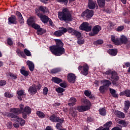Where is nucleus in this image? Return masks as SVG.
I'll return each mask as SVG.
<instances>
[{"mask_svg": "<svg viewBox=\"0 0 130 130\" xmlns=\"http://www.w3.org/2000/svg\"><path fill=\"white\" fill-rule=\"evenodd\" d=\"M28 92L31 95L36 94L37 93V89H36V86L33 85L32 86H30L28 89Z\"/></svg>", "mask_w": 130, "mask_h": 130, "instance_id": "nucleus-17", "label": "nucleus"}, {"mask_svg": "<svg viewBox=\"0 0 130 130\" xmlns=\"http://www.w3.org/2000/svg\"><path fill=\"white\" fill-rule=\"evenodd\" d=\"M58 3H64V4H68L69 0H57Z\"/></svg>", "mask_w": 130, "mask_h": 130, "instance_id": "nucleus-61", "label": "nucleus"}, {"mask_svg": "<svg viewBox=\"0 0 130 130\" xmlns=\"http://www.w3.org/2000/svg\"><path fill=\"white\" fill-rule=\"evenodd\" d=\"M9 75L10 76V77L13 78V79H17V75L16 74H14L13 73H9Z\"/></svg>", "mask_w": 130, "mask_h": 130, "instance_id": "nucleus-57", "label": "nucleus"}, {"mask_svg": "<svg viewBox=\"0 0 130 130\" xmlns=\"http://www.w3.org/2000/svg\"><path fill=\"white\" fill-rule=\"evenodd\" d=\"M111 39L112 42H114L116 45H118V44H119L118 39H115V37H114V36H111Z\"/></svg>", "mask_w": 130, "mask_h": 130, "instance_id": "nucleus-33", "label": "nucleus"}, {"mask_svg": "<svg viewBox=\"0 0 130 130\" xmlns=\"http://www.w3.org/2000/svg\"><path fill=\"white\" fill-rule=\"evenodd\" d=\"M103 75H107L108 76H109V75H111V78L112 80H113V81H112L113 85H116V82L115 81H118L119 80V77L118 76L117 73L115 72V71H112L111 70H109L105 72H103Z\"/></svg>", "mask_w": 130, "mask_h": 130, "instance_id": "nucleus-4", "label": "nucleus"}, {"mask_svg": "<svg viewBox=\"0 0 130 130\" xmlns=\"http://www.w3.org/2000/svg\"><path fill=\"white\" fill-rule=\"evenodd\" d=\"M7 84V81L5 80H0V87H3Z\"/></svg>", "mask_w": 130, "mask_h": 130, "instance_id": "nucleus-53", "label": "nucleus"}, {"mask_svg": "<svg viewBox=\"0 0 130 130\" xmlns=\"http://www.w3.org/2000/svg\"><path fill=\"white\" fill-rule=\"evenodd\" d=\"M36 15L39 16V18L41 19L43 23H44V24H46V23L48 22L49 20V18H48L47 16L43 15L42 14H40V13H39V10L37 9H36Z\"/></svg>", "mask_w": 130, "mask_h": 130, "instance_id": "nucleus-7", "label": "nucleus"}, {"mask_svg": "<svg viewBox=\"0 0 130 130\" xmlns=\"http://www.w3.org/2000/svg\"><path fill=\"white\" fill-rule=\"evenodd\" d=\"M37 115L39 116L40 117L43 118L44 116H45V115L43 112L40 111H38L37 112Z\"/></svg>", "mask_w": 130, "mask_h": 130, "instance_id": "nucleus-43", "label": "nucleus"}, {"mask_svg": "<svg viewBox=\"0 0 130 130\" xmlns=\"http://www.w3.org/2000/svg\"><path fill=\"white\" fill-rule=\"evenodd\" d=\"M58 17L60 21H69L71 22L73 20L72 13L69 9L65 8H63L61 12H58Z\"/></svg>", "mask_w": 130, "mask_h": 130, "instance_id": "nucleus-3", "label": "nucleus"}, {"mask_svg": "<svg viewBox=\"0 0 130 130\" xmlns=\"http://www.w3.org/2000/svg\"><path fill=\"white\" fill-rule=\"evenodd\" d=\"M20 109L19 108H12L10 109V111L15 114H21L24 111V105L21 104L19 105Z\"/></svg>", "mask_w": 130, "mask_h": 130, "instance_id": "nucleus-8", "label": "nucleus"}, {"mask_svg": "<svg viewBox=\"0 0 130 130\" xmlns=\"http://www.w3.org/2000/svg\"><path fill=\"white\" fill-rule=\"evenodd\" d=\"M81 102L84 103L86 106H79L76 108H70V114L73 117H76V116H77L78 113L76 111L77 110L79 112H84V111H87V110L90 109V107H91V103L89 100L86 99H81Z\"/></svg>", "mask_w": 130, "mask_h": 130, "instance_id": "nucleus-2", "label": "nucleus"}, {"mask_svg": "<svg viewBox=\"0 0 130 130\" xmlns=\"http://www.w3.org/2000/svg\"><path fill=\"white\" fill-rule=\"evenodd\" d=\"M16 121L17 122H18V123H19L21 126H24L26 122L25 120L23 119V118L20 117H17Z\"/></svg>", "mask_w": 130, "mask_h": 130, "instance_id": "nucleus-22", "label": "nucleus"}, {"mask_svg": "<svg viewBox=\"0 0 130 130\" xmlns=\"http://www.w3.org/2000/svg\"><path fill=\"white\" fill-rule=\"evenodd\" d=\"M118 123L119 124H121V125H122V126H124V127L127 126V124H128L127 123H126V122L123 120L119 121Z\"/></svg>", "mask_w": 130, "mask_h": 130, "instance_id": "nucleus-38", "label": "nucleus"}, {"mask_svg": "<svg viewBox=\"0 0 130 130\" xmlns=\"http://www.w3.org/2000/svg\"><path fill=\"white\" fill-rule=\"evenodd\" d=\"M103 44V40H99L94 42V45H100V44Z\"/></svg>", "mask_w": 130, "mask_h": 130, "instance_id": "nucleus-44", "label": "nucleus"}, {"mask_svg": "<svg viewBox=\"0 0 130 130\" xmlns=\"http://www.w3.org/2000/svg\"><path fill=\"white\" fill-rule=\"evenodd\" d=\"M23 118H27V115L31 114V108L29 107H25L22 112Z\"/></svg>", "mask_w": 130, "mask_h": 130, "instance_id": "nucleus-13", "label": "nucleus"}, {"mask_svg": "<svg viewBox=\"0 0 130 130\" xmlns=\"http://www.w3.org/2000/svg\"><path fill=\"white\" fill-rule=\"evenodd\" d=\"M7 127L9 128H12L13 127L12 122H9L7 123Z\"/></svg>", "mask_w": 130, "mask_h": 130, "instance_id": "nucleus-59", "label": "nucleus"}, {"mask_svg": "<svg viewBox=\"0 0 130 130\" xmlns=\"http://www.w3.org/2000/svg\"><path fill=\"white\" fill-rule=\"evenodd\" d=\"M120 95V96H123V95H124L126 97H130V90L127 89L124 92H121Z\"/></svg>", "mask_w": 130, "mask_h": 130, "instance_id": "nucleus-29", "label": "nucleus"}, {"mask_svg": "<svg viewBox=\"0 0 130 130\" xmlns=\"http://www.w3.org/2000/svg\"><path fill=\"white\" fill-rule=\"evenodd\" d=\"M102 29V27H101L100 25H95L92 28V32L89 33V36H95V35H97Z\"/></svg>", "mask_w": 130, "mask_h": 130, "instance_id": "nucleus-11", "label": "nucleus"}, {"mask_svg": "<svg viewBox=\"0 0 130 130\" xmlns=\"http://www.w3.org/2000/svg\"><path fill=\"white\" fill-rule=\"evenodd\" d=\"M17 93L18 96H23L24 94V90H19L17 92Z\"/></svg>", "mask_w": 130, "mask_h": 130, "instance_id": "nucleus-55", "label": "nucleus"}, {"mask_svg": "<svg viewBox=\"0 0 130 130\" xmlns=\"http://www.w3.org/2000/svg\"><path fill=\"white\" fill-rule=\"evenodd\" d=\"M97 2L100 8H104L105 6V0H97Z\"/></svg>", "mask_w": 130, "mask_h": 130, "instance_id": "nucleus-30", "label": "nucleus"}, {"mask_svg": "<svg viewBox=\"0 0 130 130\" xmlns=\"http://www.w3.org/2000/svg\"><path fill=\"white\" fill-rule=\"evenodd\" d=\"M56 45L49 47V49L54 55L55 56H60L66 53V49L63 48V43L59 39L54 40Z\"/></svg>", "mask_w": 130, "mask_h": 130, "instance_id": "nucleus-1", "label": "nucleus"}, {"mask_svg": "<svg viewBox=\"0 0 130 130\" xmlns=\"http://www.w3.org/2000/svg\"><path fill=\"white\" fill-rule=\"evenodd\" d=\"M54 35L56 37H60L61 35H62V32L60 31V30H57L54 32Z\"/></svg>", "mask_w": 130, "mask_h": 130, "instance_id": "nucleus-40", "label": "nucleus"}, {"mask_svg": "<svg viewBox=\"0 0 130 130\" xmlns=\"http://www.w3.org/2000/svg\"><path fill=\"white\" fill-rule=\"evenodd\" d=\"M124 110H127L128 108H129L130 106V102L129 101H127L125 102L124 103Z\"/></svg>", "mask_w": 130, "mask_h": 130, "instance_id": "nucleus-39", "label": "nucleus"}, {"mask_svg": "<svg viewBox=\"0 0 130 130\" xmlns=\"http://www.w3.org/2000/svg\"><path fill=\"white\" fill-rule=\"evenodd\" d=\"M108 52L112 56H115L117 54V49H109Z\"/></svg>", "mask_w": 130, "mask_h": 130, "instance_id": "nucleus-27", "label": "nucleus"}, {"mask_svg": "<svg viewBox=\"0 0 130 130\" xmlns=\"http://www.w3.org/2000/svg\"><path fill=\"white\" fill-rule=\"evenodd\" d=\"M36 22V18L35 17L31 16L27 19V23L28 26H31Z\"/></svg>", "mask_w": 130, "mask_h": 130, "instance_id": "nucleus-19", "label": "nucleus"}, {"mask_svg": "<svg viewBox=\"0 0 130 130\" xmlns=\"http://www.w3.org/2000/svg\"><path fill=\"white\" fill-rule=\"evenodd\" d=\"M96 6H97V4H96V1H94L93 0H89V9H90V10H93V9H95V7H96Z\"/></svg>", "mask_w": 130, "mask_h": 130, "instance_id": "nucleus-18", "label": "nucleus"}, {"mask_svg": "<svg viewBox=\"0 0 130 130\" xmlns=\"http://www.w3.org/2000/svg\"><path fill=\"white\" fill-rule=\"evenodd\" d=\"M49 118L50 120H51V121H53V122H60L61 123L63 122V119L59 118V117L55 116L54 114L51 116Z\"/></svg>", "mask_w": 130, "mask_h": 130, "instance_id": "nucleus-12", "label": "nucleus"}, {"mask_svg": "<svg viewBox=\"0 0 130 130\" xmlns=\"http://www.w3.org/2000/svg\"><path fill=\"white\" fill-rule=\"evenodd\" d=\"M67 79L69 83H71V84H74V83H75L76 81V76L73 73H69L68 75Z\"/></svg>", "mask_w": 130, "mask_h": 130, "instance_id": "nucleus-14", "label": "nucleus"}, {"mask_svg": "<svg viewBox=\"0 0 130 130\" xmlns=\"http://www.w3.org/2000/svg\"><path fill=\"white\" fill-rule=\"evenodd\" d=\"M37 30V34L38 35H42L43 34H44L46 31L45 29H43L42 28L40 27Z\"/></svg>", "mask_w": 130, "mask_h": 130, "instance_id": "nucleus-31", "label": "nucleus"}, {"mask_svg": "<svg viewBox=\"0 0 130 130\" xmlns=\"http://www.w3.org/2000/svg\"><path fill=\"white\" fill-rule=\"evenodd\" d=\"M7 43L11 46L13 44V41H12L11 39H8L7 40Z\"/></svg>", "mask_w": 130, "mask_h": 130, "instance_id": "nucleus-62", "label": "nucleus"}, {"mask_svg": "<svg viewBox=\"0 0 130 130\" xmlns=\"http://www.w3.org/2000/svg\"><path fill=\"white\" fill-rule=\"evenodd\" d=\"M52 81L54 82V83H56V84H59V83H61L62 80L57 77H52Z\"/></svg>", "mask_w": 130, "mask_h": 130, "instance_id": "nucleus-32", "label": "nucleus"}, {"mask_svg": "<svg viewBox=\"0 0 130 130\" xmlns=\"http://www.w3.org/2000/svg\"><path fill=\"white\" fill-rule=\"evenodd\" d=\"M109 89L110 90V92L111 93L112 96L114 97V98H118V94L116 93V90L111 88H110Z\"/></svg>", "mask_w": 130, "mask_h": 130, "instance_id": "nucleus-25", "label": "nucleus"}, {"mask_svg": "<svg viewBox=\"0 0 130 130\" xmlns=\"http://www.w3.org/2000/svg\"><path fill=\"white\" fill-rule=\"evenodd\" d=\"M94 120V119L91 117H88L87 119V121L88 122H92Z\"/></svg>", "mask_w": 130, "mask_h": 130, "instance_id": "nucleus-60", "label": "nucleus"}, {"mask_svg": "<svg viewBox=\"0 0 130 130\" xmlns=\"http://www.w3.org/2000/svg\"><path fill=\"white\" fill-rule=\"evenodd\" d=\"M68 32L72 35L76 36L77 38H80L82 36V34H81V32L77 31L76 29L72 27L68 28Z\"/></svg>", "mask_w": 130, "mask_h": 130, "instance_id": "nucleus-9", "label": "nucleus"}, {"mask_svg": "<svg viewBox=\"0 0 130 130\" xmlns=\"http://www.w3.org/2000/svg\"><path fill=\"white\" fill-rule=\"evenodd\" d=\"M94 15V12L92 10L89 9H86L81 14L82 17H86L87 19H90L92 18Z\"/></svg>", "mask_w": 130, "mask_h": 130, "instance_id": "nucleus-10", "label": "nucleus"}, {"mask_svg": "<svg viewBox=\"0 0 130 130\" xmlns=\"http://www.w3.org/2000/svg\"><path fill=\"white\" fill-rule=\"evenodd\" d=\"M8 22L10 24H14L16 25L17 23V17H16L15 15H11V17L8 18Z\"/></svg>", "mask_w": 130, "mask_h": 130, "instance_id": "nucleus-16", "label": "nucleus"}, {"mask_svg": "<svg viewBox=\"0 0 130 130\" xmlns=\"http://www.w3.org/2000/svg\"><path fill=\"white\" fill-rule=\"evenodd\" d=\"M39 10L40 11H41V12H42L43 13H45L46 12H47V11H48L47 8L44 6H40L39 8Z\"/></svg>", "mask_w": 130, "mask_h": 130, "instance_id": "nucleus-41", "label": "nucleus"}, {"mask_svg": "<svg viewBox=\"0 0 130 130\" xmlns=\"http://www.w3.org/2000/svg\"><path fill=\"white\" fill-rule=\"evenodd\" d=\"M106 90H107L106 86L103 85L100 87L99 91L100 93H102V94H103V93H105Z\"/></svg>", "mask_w": 130, "mask_h": 130, "instance_id": "nucleus-34", "label": "nucleus"}, {"mask_svg": "<svg viewBox=\"0 0 130 130\" xmlns=\"http://www.w3.org/2000/svg\"><path fill=\"white\" fill-rule=\"evenodd\" d=\"M114 114L119 118H124L125 117V115L123 112H121L120 111L115 110L114 111Z\"/></svg>", "mask_w": 130, "mask_h": 130, "instance_id": "nucleus-20", "label": "nucleus"}, {"mask_svg": "<svg viewBox=\"0 0 130 130\" xmlns=\"http://www.w3.org/2000/svg\"><path fill=\"white\" fill-rule=\"evenodd\" d=\"M5 96L7 98H12L13 97V96H14V95L9 93V92H5Z\"/></svg>", "mask_w": 130, "mask_h": 130, "instance_id": "nucleus-50", "label": "nucleus"}, {"mask_svg": "<svg viewBox=\"0 0 130 130\" xmlns=\"http://www.w3.org/2000/svg\"><path fill=\"white\" fill-rule=\"evenodd\" d=\"M84 95L87 96V97H89L90 95H91V91H89L88 90H85L84 91Z\"/></svg>", "mask_w": 130, "mask_h": 130, "instance_id": "nucleus-56", "label": "nucleus"}, {"mask_svg": "<svg viewBox=\"0 0 130 130\" xmlns=\"http://www.w3.org/2000/svg\"><path fill=\"white\" fill-rule=\"evenodd\" d=\"M8 116L11 117V118H15L16 120H17V117H19L18 116H16L15 115H14V114L12 113H9Z\"/></svg>", "mask_w": 130, "mask_h": 130, "instance_id": "nucleus-46", "label": "nucleus"}, {"mask_svg": "<svg viewBox=\"0 0 130 130\" xmlns=\"http://www.w3.org/2000/svg\"><path fill=\"white\" fill-rule=\"evenodd\" d=\"M48 93V88L47 87H45L43 89L44 95H47Z\"/></svg>", "mask_w": 130, "mask_h": 130, "instance_id": "nucleus-52", "label": "nucleus"}, {"mask_svg": "<svg viewBox=\"0 0 130 130\" xmlns=\"http://www.w3.org/2000/svg\"><path fill=\"white\" fill-rule=\"evenodd\" d=\"M99 111L101 115H102L103 116L106 115V110H105V108H103L102 109H100Z\"/></svg>", "mask_w": 130, "mask_h": 130, "instance_id": "nucleus-36", "label": "nucleus"}, {"mask_svg": "<svg viewBox=\"0 0 130 130\" xmlns=\"http://www.w3.org/2000/svg\"><path fill=\"white\" fill-rule=\"evenodd\" d=\"M60 31L62 32V35L64 33H67V32H68V28L61 27V30H60Z\"/></svg>", "mask_w": 130, "mask_h": 130, "instance_id": "nucleus-51", "label": "nucleus"}, {"mask_svg": "<svg viewBox=\"0 0 130 130\" xmlns=\"http://www.w3.org/2000/svg\"><path fill=\"white\" fill-rule=\"evenodd\" d=\"M123 29H124V26H118L116 28V31L117 32H121V31H122L123 30Z\"/></svg>", "mask_w": 130, "mask_h": 130, "instance_id": "nucleus-49", "label": "nucleus"}, {"mask_svg": "<svg viewBox=\"0 0 130 130\" xmlns=\"http://www.w3.org/2000/svg\"><path fill=\"white\" fill-rule=\"evenodd\" d=\"M61 123H62L59 122V123H57L56 124V127L57 129L59 130V129H60V128H61V127H62Z\"/></svg>", "mask_w": 130, "mask_h": 130, "instance_id": "nucleus-54", "label": "nucleus"}, {"mask_svg": "<svg viewBox=\"0 0 130 130\" xmlns=\"http://www.w3.org/2000/svg\"><path fill=\"white\" fill-rule=\"evenodd\" d=\"M17 45H18V46H19L20 47H23V48H24V47H25L24 45L20 42H18L17 43Z\"/></svg>", "mask_w": 130, "mask_h": 130, "instance_id": "nucleus-64", "label": "nucleus"}, {"mask_svg": "<svg viewBox=\"0 0 130 130\" xmlns=\"http://www.w3.org/2000/svg\"><path fill=\"white\" fill-rule=\"evenodd\" d=\"M16 53H17L18 55L19 56H22V57H24L25 56V54H24V52L19 49H17L16 50Z\"/></svg>", "mask_w": 130, "mask_h": 130, "instance_id": "nucleus-35", "label": "nucleus"}, {"mask_svg": "<svg viewBox=\"0 0 130 130\" xmlns=\"http://www.w3.org/2000/svg\"><path fill=\"white\" fill-rule=\"evenodd\" d=\"M102 83H103L104 84V86H105V87H109V86L111 85V82L110 81H109V80H103L102 81Z\"/></svg>", "mask_w": 130, "mask_h": 130, "instance_id": "nucleus-28", "label": "nucleus"}, {"mask_svg": "<svg viewBox=\"0 0 130 130\" xmlns=\"http://www.w3.org/2000/svg\"><path fill=\"white\" fill-rule=\"evenodd\" d=\"M78 70L80 71V74L83 76H87L89 74V66L87 64H85L83 66H79Z\"/></svg>", "mask_w": 130, "mask_h": 130, "instance_id": "nucleus-5", "label": "nucleus"}, {"mask_svg": "<svg viewBox=\"0 0 130 130\" xmlns=\"http://www.w3.org/2000/svg\"><path fill=\"white\" fill-rule=\"evenodd\" d=\"M112 125V122L111 121L107 122L106 124H104V126H106L105 128H109Z\"/></svg>", "mask_w": 130, "mask_h": 130, "instance_id": "nucleus-42", "label": "nucleus"}, {"mask_svg": "<svg viewBox=\"0 0 130 130\" xmlns=\"http://www.w3.org/2000/svg\"><path fill=\"white\" fill-rule=\"evenodd\" d=\"M80 30L86 31V32H90L92 30V25H90L88 22H83L79 27Z\"/></svg>", "mask_w": 130, "mask_h": 130, "instance_id": "nucleus-6", "label": "nucleus"}, {"mask_svg": "<svg viewBox=\"0 0 130 130\" xmlns=\"http://www.w3.org/2000/svg\"><path fill=\"white\" fill-rule=\"evenodd\" d=\"M56 91L57 92V93H62V92H64V89L61 87H58L56 88Z\"/></svg>", "mask_w": 130, "mask_h": 130, "instance_id": "nucleus-48", "label": "nucleus"}, {"mask_svg": "<svg viewBox=\"0 0 130 130\" xmlns=\"http://www.w3.org/2000/svg\"><path fill=\"white\" fill-rule=\"evenodd\" d=\"M30 26H31L32 27L34 28V29H36V30H37L38 29L40 28V26L35 23V22L34 24H31Z\"/></svg>", "mask_w": 130, "mask_h": 130, "instance_id": "nucleus-45", "label": "nucleus"}, {"mask_svg": "<svg viewBox=\"0 0 130 130\" xmlns=\"http://www.w3.org/2000/svg\"><path fill=\"white\" fill-rule=\"evenodd\" d=\"M84 42H85V41H84V40H79L77 42V43L78 44H84Z\"/></svg>", "mask_w": 130, "mask_h": 130, "instance_id": "nucleus-63", "label": "nucleus"}, {"mask_svg": "<svg viewBox=\"0 0 130 130\" xmlns=\"http://www.w3.org/2000/svg\"><path fill=\"white\" fill-rule=\"evenodd\" d=\"M24 52L27 56H31V52H30V51H29L27 49H24Z\"/></svg>", "mask_w": 130, "mask_h": 130, "instance_id": "nucleus-47", "label": "nucleus"}, {"mask_svg": "<svg viewBox=\"0 0 130 130\" xmlns=\"http://www.w3.org/2000/svg\"><path fill=\"white\" fill-rule=\"evenodd\" d=\"M26 64L28 67L29 70L30 71V72H33L34 71V63L33 62L30 61V60H27L26 61Z\"/></svg>", "mask_w": 130, "mask_h": 130, "instance_id": "nucleus-21", "label": "nucleus"}, {"mask_svg": "<svg viewBox=\"0 0 130 130\" xmlns=\"http://www.w3.org/2000/svg\"><path fill=\"white\" fill-rule=\"evenodd\" d=\"M77 102V99L75 98H71L69 101V103L68 105L69 106H74V105H76V103Z\"/></svg>", "mask_w": 130, "mask_h": 130, "instance_id": "nucleus-23", "label": "nucleus"}, {"mask_svg": "<svg viewBox=\"0 0 130 130\" xmlns=\"http://www.w3.org/2000/svg\"><path fill=\"white\" fill-rule=\"evenodd\" d=\"M16 16H17L19 20V21L20 23V24L24 23V18H23V16H22L21 13H20V12L19 11H16Z\"/></svg>", "mask_w": 130, "mask_h": 130, "instance_id": "nucleus-24", "label": "nucleus"}, {"mask_svg": "<svg viewBox=\"0 0 130 130\" xmlns=\"http://www.w3.org/2000/svg\"><path fill=\"white\" fill-rule=\"evenodd\" d=\"M119 43L118 45L120 44H126L127 42V38L125 36L122 35L121 36L120 39H118Z\"/></svg>", "mask_w": 130, "mask_h": 130, "instance_id": "nucleus-15", "label": "nucleus"}, {"mask_svg": "<svg viewBox=\"0 0 130 130\" xmlns=\"http://www.w3.org/2000/svg\"><path fill=\"white\" fill-rule=\"evenodd\" d=\"M20 73L21 75H23L24 77H28V76H29V71H26L25 67L22 68L20 70Z\"/></svg>", "mask_w": 130, "mask_h": 130, "instance_id": "nucleus-26", "label": "nucleus"}, {"mask_svg": "<svg viewBox=\"0 0 130 130\" xmlns=\"http://www.w3.org/2000/svg\"><path fill=\"white\" fill-rule=\"evenodd\" d=\"M13 126L14 127H15V128H19V127H20V124L17 123V122H15L13 124Z\"/></svg>", "mask_w": 130, "mask_h": 130, "instance_id": "nucleus-58", "label": "nucleus"}, {"mask_svg": "<svg viewBox=\"0 0 130 130\" xmlns=\"http://www.w3.org/2000/svg\"><path fill=\"white\" fill-rule=\"evenodd\" d=\"M60 71H61V70H60V68H55L51 70V74H57V73H59Z\"/></svg>", "mask_w": 130, "mask_h": 130, "instance_id": "nucleus-37", "label": "nucleus"}]
</instances>
